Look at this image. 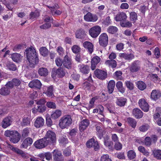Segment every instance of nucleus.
I'll return each mask as SVG.
<instances>
[{
	"label": "nucleus",
	"mask_w": 161,
	"mask_h": 161,
	"mask_svg": "<svg viewBox=\"0 0 161 161\" xmlns=\"http://www.w3.org/2000/svg\"><path fill=\"white\" fill-rule=\"evenodd\" d=\"M42 85V83L38 80H33L28 84V86L29 87L39 89L41 88Z\"/></svg>",
	"instance_id": "ddd939ff"
},
{
	"label": "nucleus",
	"mask_w": 161,
	"mask_h": 161,
	"mask_svg": "<svg viewBox=\"0 0 161 161\" xmlns=\"http://www.w3.org/2000/svg\"><path fill=\"white\" fill-rule=\"evenodd\" d=\"M72 119L70 116L62 117L59 120V125L62 129L68 128L72 124Z\"/></svg>",
	"instance_id": "f03ea898"
},
{
	"label": "nucleus",
	"mask_w": 161,
	"mask_h": 161,
	"mask_svg": "<svg viewBox=\"0 0 161 161\" xmlns=\"http://www.w3.org/2000/svg\"><path fill=\"white\" fill-rule=\"evenodd\" d=\"M138 104L142 109L145 112H147L149 109V105L144 98H141L139 100Z\"/></svg>",
	"instance_id": "9d476101"
},
{
	"label": "nucleus",
	"mask_w": 161,
	"mask_h": 161,
	"mask_svg": "<svg viewBox=\"0 0 161 161\" xmlns=\"http://www.w3.org/2000/svg\"><path fill=\"white\" fill-rule=\"evenodd\" d=\"M10 92V90L5 86L0 89V94L2 95L7 96L9 95Z\"/></svg>",
	"instance_id": "473e14b6"
},
{
	"label": "nucleus",
	"mask_w": 161,
	"mask_h": 161,
	"mask_svg": "<svg viewBox=\"0 0 161 161\" xmlns=\"http://www.w3.org/2000/svg\"><path fill=\"white\" fill-rule=\"evenodd\" d=\"M12 81L14 86H18L21 84V82L20 80L18 79L14 78L12 80Z\"/></svg>",
	"instance_id": "e2e57ef3"
},
{
	"label": "nucleus",
	"mask_w": 161,
	"mask_h": 161,
	"mask_svg": "<svg viewBox=\"0 0 161 161\" xmlns=\"http://www.w3.org/2000/svg\"><path fill=\"white\" fill-rule=\"evenodd\" d=\"M153 155L157 159L161 160V150L157 149L153 150Z\"/></svg>",
	"instance_id": "e433bc0d"
},
{
	"label": "nucleus",
	"mask_w": 161,
	"mask_h": 161,
	"mask_svg": "<svg viewBox=\"0 0 161 161\" xmlns=\"http://www.w3.org/2000/svg\"><path fill=\"white\" fill-rule=\"evenodd\" d=\"M89 124V120L88 119H85L81 121L79 125V129L80 131L81 132L85 130Z\"/></svg>",
	"instance_id": "f3484780"
},
{
	"label": "nucleus",
	"mask_w": 161,
	"mask_h": 161,
	"mask_svg": "<svg viewBox=\"0 0 161 161\" xmlns=\"http://www.w3.org/2000/svg\"><path fill=\"white\" fill-rule=\"evenodd\" d=\"M136 84L138 88L141 90H143L146 88V84L142 81H137Z\"/></svg>",
	"instance_id": "79ce46f5"
},
{
	"label": "nucleus",
	"mask_w": 161,
	"mask_h": 161,
	"mask_svg": "<svg viewBox=\"0 0 161 161\" xmlns=\"http://www.w3.org/2000/svg\"><path fill=\"white\" fill-rule=\"evenodd\" d=\"M54 161H64V158L60 151L55 149L53 152Z\"/></svg>",
	"instance_id": "1a4fd4ad"
},
{
	"label": "nucleus",
	"mask_w": 161,
	"mask_h": 161,
	"mask_svg": "<svg viewBox=\"0 0 161 161\" xmlns=\"http://www.w3.org/2000/svg\"><path fill=\"white\" fill-rule=\"evenodd\" d=\"M101 28L99 26L96 25L91 28L89 30L90 35L93 38L97 37L101 32Z\"/></svg>",
	"instance_id": "423d86ee"
},
{
	"label": "nucleus",
	"mask_w": 161,
	"mask_h": 161,
	"mask_svg": "<svg viewBox=\"0 0 161 161\" xmlns=\"http://www.w3.org/2000/svg\"><path fill=\"white\" fill-rule=\"evenodd\" d=\"M44 138L47 142L48 144L55 142L56 141V134L52 131H47Z\"/></svg>",
	"instance_id": "20e7f679"
},
{
	"label": "nucleus",
	"mask_w": 161,
	"mask_h": 161,
	"mask_svg": "<svg viewBox=\"0 0 161 161\" xmlns=\"http://www.w3.org/2000/svg\"><path fill=\"white\" fill-rule=\"evenodd\" d=\"M161 97V92L158 90H153L151 94V98L155 101L157 100Z\"/></svg>",
	"instance_id": "2eb2a0df"
},
{
	"label": "nucleus",
	"mask_w": 161,
	"mask_h": 161,
	"mask_svg": "<svg viewBox=\"0 0 161 161\" xmlns=\"http://www.w3.org/2000/svg\"><path fill=\"white\" fill-rule=\"evenodd\" d=\"M48 145L47 142L43 137L36 141L34 144V145L37 148L42 149L46 147Z\"/></svg>",
	"instance_id": "39448f33"
},
{
	"label": "nucleus",
	"mask_w": 161,
	"mask_h": 161,
	"mask_svg": "<svg viewBox=\"0 0 161 161\" xmlns=\"http://www.w3.org/2000/svg\"><path fill=\"white\" fill-rule=\"evenodd\" d=\"M38 73L41 76H45L47 75L48 74V71L47 69L43 67L39 69Z\"/></svg>",
	"instance_id": "c9c22d12"
},
{
	"label": "nucleus",
	"mask_w": 161,
	"mask_h": 161,
	"mask_svg": "<svg viewBox=\"0 0 161 161\" xmlns=\"http://www.w3.org/2000/svg\"><path fill=\"white\" fill-rule=\"evenodd\" d=\"M87 147L88 148L93 147L96 151L99 149L100 146L98 142L94 138L89 140L86 143Z\"/></svg>",
	"instance_id": "6e6552de"
},
{
	"label": "nucleus",
	"mask_w": 161,
	"mask_h": 161,
	"mask_svg": "<svg viewBox=\"0 0 161 161\" xmlns=\"http://www.w3.org/2000/svg\"><path fill=\"white\" fill-rule=\"evenodd\" d=\"M50 9L51 12L53 15H60L62 12L59 10H57L59 8L58 5H56L53 7L47 6Z\"/></svg>",
	"instance_id": "a211bd4d"
},
{
	"label": "nucleus",
	"mask_w": 161,
	"mask_h": 161,
	"mask_svg": "<svg viewBox=\"0 0 161 161\" xmlns=\"http://www.w3.org/2000/svg\"><path fill=\"white\" fill-rule=\"evenodd\" d=\"M23 56L19 53H14L11 55V58L12 60L16 62L21 61Z\"/></svg>",
	"instance_id": "bb28decb"
},
{
	"label": "nucleus",
	"mask_w": 161,
	"mask_h": 161,
	"mask_svg": "<svg viewBox=\"0 0 161 161\" xmlns=\"http://www.w3.org/2000/svg\"><path fill=\"white\" fill-rule=\"evenodd\" d=\"M116 86L118 91L122 93H124L125 91V88L123 86V84L121 81H119L117 82Z\"/></svg>",
	"instance_id": "58836bf2"
},
{
	"label": "nucleus",
	"mask_w": 161,
	"mask_h": 161,
	"mask_svg": "<svg viewBox=\"0 0 161 161\" xmlns=\"http://www.w3.org/2000/svg\"><path fill=\"white\" fill-rule=\"evenodd\" d=\"M29 133V130L27 128L24 129L22 131V137L25 138L28 136Z\"/></svg>",
	"instance_id": "5fc2aeb1"
},
{
	"label": "nucleus",
	"mask_w": 161,
	"mask_h": 161,
	"mask_svg": "<svg viewBox=\"0 0 161 161\" xmlns=\"http://www.w3.org/2000/svg\"><path fill=\"white\" fill-rule=\"evenodd\" d=\"M39 51L40 54L43 57H46L48 55V50L45 47H41L40 48Z\"/></svg>",
	"instance_id": "a19ab883"
},
{
	"label": "nucleus",
	"mask_w": 161,
	"mask_h": 161,
	"mask_svg": "<svg viewBox=\"0 0 161 161\" xmlns=\"http://www.w3.org/2000/svg\"><path fill=\"white\" fill-rule=\"evenodd\" d=\"M127 100L126 98L122 97L118 98L116 101V103L117 105L120 107H123L125 105L127 102Z\"/></svg>",
	"instance_id": "7c9ffc66"
},
{
	"label": "nucleus",
	"mask_w": 161,
	"mask_h": 161,
	"mask_svg": "<svg viewBox=\"0 0 161 161\" xmlns=\"http://www.w3.org/2000/svg\"><path fill=\"white\" fill-rule=\"evenodd\" d=\"M47 106L49 108L53 109L56 108V105L55 103L52 102H48L47 103Z\"/></svg>",
	"instance_id": "6e6d98bb"
},
{
	"label": "nucleus",
	"mask_w": 161,
	"mask_h": 161,
	"mask_svg": "<svg viewBox=\"0 0 161 161\" xmlns=\"http://www.w3.org/2000/svg\"><path fill=\"white\" fill-rule=\"evenodd\" d=\"M7 66L9 70L12 71H15L16 69V66L15 65L9 62L7 63Z\"/></svg>",
	"instance_id": "de8ad7c7"
},
{
	"label": "nucleus",
	"mask_w": 161,
	"mask_h": 161,
	"mask_svg": "<svg viewBox=\"0 0 161 161\" xmlns=\"http://www.w3.org/2000/svg\"><path fill=\"white\" fill-rule=\"evenodd\" d=\"M94 74L96 77L102 80H104L107 77L106 72L98 69H96L94 71Z\"/></svg>",
	"instance_id": "9b49d317"
},
{
	"label": "nucleus",
	"mask_w": 161,
	"mask_h": 161,
	"mask_svg": "<svg viewBox=\"0 0 161 161\" xmlns=\"http://www.w3.org/2000/svg\"><path fill=\"white\" fill-rule=\"evenodd\" d=\"M141 63L139 60H135L132 62L129 67V71L131 73L138 72L141 69Z\"/></svg>",
	"instance_id": "7ed1b4c3"
},
{
	"label": "nucleus",
	"mask_w": 161,
	"mask_h": 161,
	"mask_svg": "<svg viewBox=\"0 0 161 161\" xmlns=\"http://www.w3.org/2000/svg\"><path fill=\"white\" fill-rule=\"evenodd\" d=\"M44 123V120L41 117H37L36 120L34 125L36 128H39L43 126Z\"/></svg>",
	"instance_id": "aec40b11"
},
{
	"label": "nucleus",
	"mask_w": 161,
	"mask_h": 161,
	"mask_svg": "<svg viewBox=\"0 0 161 161\" xmlns=\"http://www.w3.org/2000/svg\"><path fill=\"white\" fill-rule=\"evenodd\" d=\"M79 67H80V71L84 74H88L89 70V67L87 65L84 64L80 65Z\"/></svg>",
	"instance_id": "72a5a7b5"
},
{
	"label": "nucleus",
	"mask_w": 161,
	"mask_h": 161,
	"mask_svg": "<svg viewBox=\"0 0 161 161\" xmlns=\"http://www.w3.org/2000/svg\"><path fill=\"white\" fill-rule=\"evenodd\" d=\"M47 90L45 93L47 97L53 98L54 96L53 93V86H51L47 87Z\"/></svg>",
	"instance_id": "2f4dec72"
},
{
	"label": "nucleus",
	"mask_w": 161,
	"mask_h": 161,
	"mask_svg": "<svg viewBox=\"0 0 161 161\" xmlns=\"http://www.w3.org/2000/svg\"><path fill=\"white\" fill-rule=\"evenodd\" d=\"M127 156L129 159L132 160L136 157V153L134 151L130 150L127 153Z\"/></svg>",
	"instance_id": "a18cd8bd"
},
{
	"label": "nucleus",
	"mask_w": 161,
	"mask_h": 161,
	"mask_svg": "<svg viewBox=\"0 0 161 161\" xmlns=\"http://www.w3.org/2000/svg\"><path fill=\"white\" fill-rule=\"evenodd\" d=\"M100 161H112V160L109 158V156L108 155L105 154L101 157Z\"/></svg>",
	"instance_id": "680f3d73"
},
{
	"label": "nucleus",
	"mask_w": 161,
	"mask_h": 161,
	"mask_svg": "<svg viewBox=\"0 0 161 161\" xmlns=\"http://www.w3.org/2000/svg\"><path fill=\"white\" fill-rule=\"evenodd\" d=\"M101 60L100 58L97 56L94 57L91 60V68L92 70H94L96 68L97 65Z\"/></svg>",
	"instance_id": "5701e85b"
},
{
	"label": "nucleus",
	"mask_w": 161,
	"mask_h": 161,
	"mask_svg": "<svg viewBox=\"0 0 161 161\" xmlns=\"http://www.w3.org/2000/svg\"><path fill=\"white\" fill-rule=\"evenodd\" d=\"M130 19L131 21L135 22L137 19V15L136 13L134 12H131L130 13Z\"/></svg>",
	"instance_id": "09e8293b"
},
{
	"label": "nucleus",
	"mask_w": 161,
	"mask_h": 161,
	"mask_svg": "<svg viewBox=\"0 0 161 161\" xmlns=\"http://www.w3.org/2000/svg\"><path fill=\"white\" fill-rule=\"evenodd\" d=\"M115 85V82L113 80H111L109 82L107 86V88L109 94H111L113 92Z\"/></svg>",
	"instance_id": "c756f323"
},
{
	"label": "nucleus",
	"mask_w": 161,
	"mask_h": 161,
	"mask_svg": "<svg viewBox=\"0 0 161 161\" xmlns=\"http://www.w3.org/2000/svg\"><path fill=\"white\" fill-rule=\"evenodd\" d=\"M46 123L48 127L51 126L53 125V122L49 117H47L46 118Z\"/></svg>",
	"instance_id": "774afa93"
},
{
	"label": "nucleus",
	"mask_w": 161,
	"mask_h": 161,
	"mask_svg": "<svg viewBox=\"0 0 161 161\" xmlns=\"http://www.w3.org/2000/svg\"><path fill=\"white\" fill-rule=\"evenodd\" d=\"M125 84L127 87L130 90H132L134 88V85L133 83L130 81H127L125 82Z\"/></svg>",
	"instance_id": "603ef678"
},
{
	"label": "nucleus",
	"mask_w": 161,
	"mask_h": 161,
	"mask_svg": "<svg viewBox=\"0 0 161 161\" xmlns=\"http://www.w3.org/2000/svg\"><path fill=\"white\" fill-rule=\"evenodd\" d=\"M145 144L147 146H150L151 144V139L149 137H147L145 139Z\"/></svg>",
	"instance_id": "338daca9"
},
{
	"label": "nucleus",
	"mask_w": 161,
	"mask_h": 161,
	"mask_svg": "<svg viewBox=\"0 0 161 161\" xmlns=\"http://www.w3.org/2000/svg\"><path fill=\"white\" fill-rule=\"evenodd\" d=\"M30 119L28 117H25L23 119L22 122L21 123V125L23 126L28 125L30 124Z\"/></svg>",
	"instance_id": "3c124183"
},
{
	"label": "nucleus",
	"mask_w": 161,
	"mask_h": 161,
	"mask_svg": "<svg viewBox=\"0 0 161 161\" xmlns=\"http://www.w3.org/2000/svg\"><path fill=\"white\" fill-rule=\"evenodd\" d=\"M118 28L115 26H110L107 29L108 32L111 34L115 33L118 31Z\"/></svg>",
	"instance_id": "49530a36"
},
{
	"label": "nucleus",
	"mask_w": 161,
	"mask_h": 161,
	"mask_svg": "<svg viewBox=\"0 0 161 161\" xmlns=\"http://www.w3.org/2000/svg\"><path fill=\"white\" fill-rule=\"evenodd\" d=\"M61 115V112L60 110H56L55 112L53 113L51 115L52 118L56 119L58 118Z\"/></svg>",
	"instance_id": "c03bdc74"
},
{
	"label": "nucleus",
	"mask_w": 161,
	"mask_h": 161,
	"mask_svg": "<svg viewBox=\"0 0 161 161\" xmlns=\"http://www.w3.org/2000/svg\"><path fill=\"white\" fill-rule=\"evenodd\" d=\"M71 49L74 53H77L80 51V48L78 46L75 45L72 47Z\"/></svg>",
	"instance_id": "052dcab7"
},
{
	"label": "nucleus",
	"mask_w": 161,
	"mask_h": 161,
	"mask_svg": "<svg viewBox=\"0 0 161 161\" xmlns=\"http://www.w3.org/2000/svg\"><path fill=\"white\" fill-rule=\"evenodd\" d=\"M132 114L135 118L137 119L141 118L143 116L142 111L138 108H135L132 111Z\"/></svg>",
	"instance_id": "a878e982"
},
{
	"label": "nucleus",
	"mask_w": 161,
	"mask_h": 161,
	"mask_svg": "<svg viewBox=\"0 0 161 161\" xmlns=\"http://www.w3.org/2000/svg\"><path fill=\"white\" fill-rule=\"evenodd\" d=\"M104 144L106 146L108 147L109 149L111 150L113 149V142L105 140Z\"/></svg>",
	"instance_id": "8fccbe9b"
},
{
	"label": "nucleus",
	"mask_w": 161,
	"mask_h": 161,
	"mask_svg": "<svg viewBox=\"0 0 161 161\" xmlns=\"http://www.w3.org/2000/svg\"><path fill=\"white\" fill-rule=\"evenodd\" d=\"M55 62L56 65L58 66H61L63 63V61L60 58H56Z\"/></svg>",
	"instance_id": "0e129e2a"
},
{
	"label": "nucleus",
	"mask_w": 161,
	"mask_h": 161,
	"mask_svg": "<svg viewBox=\"0 0 161 161\" xmlns=\"http://www.w3.org/2000/svg\"><path fill=\"white\" fill-rule=\"evenodd\" d=\"M64 65L66 68L69 69L71 67V63L70 58L67 55L65 56L63 62Z\"/></svg>",
	"instance_id": "cd10ccee"
},
{
	"label": "nucleus",
	"mask_w": 161,
	"mask_h": 161,
	"mask_svg": "<svg viewBox=\"0 0 161 161\" xmlns=\"http://www.w3.org/2000/svg\"><path fill=\"white\" fill-rule=\"evenodd\" d=\"M138 150L141 153H142L143 154L146 156L149 155V153L146 150L145 147L142 146H139L138 148Z\"/></svg>",
	"instance_id": "37998d69"
},
{
	"label": "nucleus",
	"mask_w": 161,
	"mask_h": 161,
	"mask_svg": "<svg viewBox=\"0 0 161 161\" xmlns=\"http://www.w3.org/2000/svg\"><path fill=\"white\" fill-rule=\"evenodd\" d=\"M84 19L87 21L95 22L97 20L98 18L96 15H92L91 13L88 12L85 15Z\"/></svg>",
	"instance_id": "4468645a"
},
{
	"label": "nucleus",
	"mask_w": 161,
	"mask_h": 161,
	"mask_svg": "<svg viewBox=\"0 0 161 161\" xmlns=\"http://www.w3.org/2000/svg\"><path fill=\"white\" fill-rule=\"evenodd\" d=\"M51 24L50 23H47L40 26L41 29H47L50 28L51 26Z\"/></svg>",
	"instance_id": "13d9d810"
},
{
	"label": "nucleus",
	"mask_w": 161,
	"mask_h": 161,
	"mask_svg": "<svg viewBox=\"0 0 161 161\" xmlns=\"http://www.w3.org/2000/svg\"><path fill=\"white\" fill-rule=\"evenodd\" d=\"M122 144L118 142L114 143V148L117 150H121L122 148Z\"/></svg>",
	"instance_id": "bf43d9fd"
},
{
	"label": "nucleus",
	"mask_w": 161,
	"mask_h": 161,
	"mask_svg": "<svg viewBox=\"0 0 161 161\" xmlns=\"http://www.w3.org/2000/svg\"><path fill=\"white\" fill-rule=\"evenodd\" d=\"M99 42L100 46L105 47L108 42V36L106 33H103L100 35L99 37Z\"/></svg>",
	"instance_id": "0eeeda50"
},
{
	"label": "nucleus",
	"mask_w": 161,
	"mask_h": 161,
	"mask_svg": "<svg viewBox=\"0 0 161 161\" xmlns=\"http://www.w3.org/2000/svg\"><path fill=\"white\" fill-rule=\"evenodd\" d=\"M21 136V135L16 131L14 135L10 137V141L12 143H16L19 141Z\"/></svg>",
	"instance_id": "dca6fc26"
},
{
	"label": "nucleus",
	"mask_w": 161,
	"mask_h": 161,
	"mask_svg": "<svg viewBox=\"0 0 161 161\" xmlns=\"http://www.w3.org/2000/svg\"><path fill=\"white\" fill-rule=\"evenodd\" d=\"M32 143V139L30 137H27L24 140L20 147L21 148H26L29 145H31Z\"/></svg>",
	"instance_id": "6ab92c4d"
},
{
	"label": "nucleus",
	"mask_w": 161,
	"mask_h": 161,
	"mask_svg": "<svg viewBox=\"0 0 161 161\" xmlns=\"http://www.w3.org/2000/svg\"><path fill=\"white\" fill-rule=\"evenodd\" d=\"M30 18L33 19L39 16V13L37 11H35L34 12H32L30 14Z\"/></svg>",
	"instance_id": "864d4df0"
},
{
	"label": "nucleus",
	"mask_w": 161,
	"mask_h": 161,
	"mask_svg": "<svg viewBox=\"0 0 161 161\" xmlns=\"http://www.w3.org/2000/svg\"><path fill=\"white\" fill-rule=\"evenodd\" d=\"M11 118L10 117H6L4 118L2 123V127L5 128L9 126L12 123Z\"/></svg>",
	"instance_id": "c85d7f7f"
},
{
	"label": "nucleus",
	"mask_w": 161,
	"mask_h": 161,
	"mask_svg": "<svg viewBox=\"0 0 161 161\" xmlns=\"http://www.w3.org/2000/svg\"><path fill=\"white\" fill-rule=\"evenodd\" d=\"M56 74L58 77L62 78L65 75V72L63 68L60 67L58 68L56 70Z\"/></svg>",
	"instance_id": "ea45409f"
},
{
	"label": "nucleus",
	"mask_w": 161,
	"mask_h": 161,
	"mask_svg": "<svg viewBox=\"0 0 161 161\" xmlns=\"http://www.w3.org/2000/svg\"><path fill=\"white\" fill-rule=\"evenodd\" d=\"M16 131L15 130H6L4 132V135L7 137H11L14 135Z\"/></svg>",
	"instance_id": "4d7b16f0"
},
{
	"label": "nucleus",
	"mask_w": 161,
	"mask_h": 161,
	"mask_svg": "<svg viewBox=\"0 0 161 161\" xmlns=\"http://www.w3.org/2000/svg\"><path fill=\"white\" fill-rule=\"evenodd\" d=\"M126 122L128 124L133 128L135 127L136 124V120L131 118L129 117L127 119Z\"/></svg>",
	"instance_id": "f704fd0d"
},
{
	"label": "nucleus",
	"mask_w": 161,
	"mask_h": 161,
	"mask_svg": "<svg viewBox=\"0 0 161 161\" xmlns=\"http://www.w3.org/2000/svg\"><path fill=\"white\" fill-rule=\"evenodd\" d=\"M111 23V20L109 16H108L103 20V24L104 25H108Z\"/></svg>",
	"instance_id": "69168bd1"
},
{
	"label": "nucleus",
	"mask_w": 161,
	"mask_h": 161,
	"mask_svg": "<svg viewBox=\"0 0 161 161\" xmlns=\"http://www.w3.org/2000/svg\"><path fill=\"white\" fill-rule=\"evenodd\" d=\"M46 107L44 105H38L36 107L32 109V112L35 113L37 112L43 113L46 110Z\"/></svg>",
	"instance_id": "b1692460"
},
{
	"label": "nucleus",
	"mask_w": 161,
	"mask_h": 161,
	"mask_svg": "<svg viewBox=\"0 0 161 161\" xmlns=\"http://www.w3.org/2000/svg\"><path fill=\"white\" fill-rule=\"evenodd\" d=\"M85 48L87 49L90 53L91 54L93 51V45L92 43L88 41L84 42L83 44Z\"/></svg>",
	"instance_id": "4be33fe9"
},
{
	"label": "nucleus",
	"mask_w": 161,
	"mask_h": 161,
	"mask_svg": "<svg viewBox=\"0 0 161 161\" xmlns=\"http://www.w3.org/2000/svg\"><path fill=\"white\" fill-rule=\"evenodd\" d=\"M8 148L12 150L14 152L21 156L22 157L25 158L26 157V154L23 151L16 147L9 144H8L7 146Z\"/></svg>",
	"instance_id": "f8f14e48"
},
{
	"label": "nucleus",
	"mask_w": 161,
	"mask_h": 161,
	"mask_svg": "<svg viewBox=\"0 0 161 161\" xmlns=\"http://www.w3.org/2000/svg\"><path fill=\"white\" fill-rule=\"evenodd\" d=\"M105 63L106 65L113 68L116 67L117 63L116 61L114 60H107L105 61Z\"/></svg>",
	"instance_id": "4c0bfd02"
},
{
	"label": "nucleus",
	"mask_w": 161,
	"mask_h": 161,
	"mask_svg": "<svg viewBox=\"0 0 161 161\" xmlns=\"http://www.w3.org/2000/svg\"><path fill=\"white\" fill-rule=\"evenodd\" d=\"M127 17L126 14L124 12H122L116 15L115 19L117 21H125L126 20Z\"/></svg>",
	"instance_id": "412c9836"
},
{
	"label": "nucleus",
	"mask_w": 161,
	"mask_h": 161,
	"mask_svg": "<svg viewBox=\"0 0 161 161\" xmlns=\"http://www.w3.org/2000/svg\"><path fill=\"white\" fill-rule=\"evenodd\" d=\"M25 54L26 55L30 67H34L38 62V58L35 49L33 47L26 49Z\"/></svg>",
	"instance_id": "f257e3e1"
},
{
	"label": "nucleus",
	"mask_w": 161,
	"mask_h": 161,
	"mask_svg": "<svg viewBox=\"0 0 161 161\" xmlns=\"http://www.w3.org/2000/svg\"><path fill=\"white\" fill-rule=\"evenodd\" d=\"M76 37L77 38L83 39L86 36L85 31L82 29L78 30L75 32Z\"/></svg>",
	"instance_id": "393cba45"
}]
</instances>
